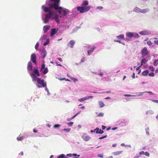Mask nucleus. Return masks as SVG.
<instances>
[{
	"instance_id": "obj_1",
	"label": "nucleus",
	"mask_w": 158,
	"mask_h": 158,
	"mask_svg": "<svg viewBox=\"0 0 158 158\" xmlns=\"http://www.w3.org/2000/svg\"><path fill=\"white\" fill-rule=\"evenodd\" d=\"M60 0L56 1L42 6L43 11L45 13H42V18L45 23L49 21L54 19L57 23H59V18H64L69 14V11L65 8L59 6Z\"/></svg>"
},
{
	"instance_id": "obj_2",
	"label": "nucleus",
	"mask_w": 158,
	"mask_h": 158,
	"mask_svg": "<svg viewBox=\"0 0 158 158\" xmlns=\"http://www.w3.org/2000/svg\"><path fill=\"white\" fill-rule=\"evenodd\" d=\"M32 63L29 62L27 64V69L33 81H36L37 83L41 86L38 84H36L37 87L39 88L41 87H44L46 86V82H44V81L43 79H41L38 77L40 76V74L39 70L37 67L34 68Z\"/></svg>"
},
{
	"instance_id": "obj_3",
	"label": "nucleus",
	"mask_w": 158,
	"mask_h": 158,
	"mask_svg": "<svg viewBox=\"0 0 158 158\" xmlns=\"http://www.w3.org/2000/svg\"><path fill=\"white\" fill-rule=\"evenodd\" d=\"M91 7L90 6H77L76 8L77 10L79 11L81 13H83L84 12H87L89 10Z\"/></svg>"
},
{
	"instance_id": "obj_4",
	"label": "nucleus",
	"mask_w": 158,
	"mask_h": 158,
	"mask_svg": "<svg viewBox=\"0 0 158 158\" xmlns=\"http://www.w3.org/2000/svg\"><path fill=\"white\" fill-rule=\"evenodd\" d=\"M126 36L130 38L133 37L135 38H138L139 37V35L136 32H126Z\"/></svg>"
},
{
	"instance_id": "obj_5",
	"label": "nucleus",
	"mask_w": 158,
	"mask_h": 158,
	"mask_svg": "<svg viewBox=\"0 0 158 158\" xmlns=\"http://www.w3.org/2000/svg\"><path fill=\"white\" fill-rule=\"evenodd\" d=\"M37 58V56L35 53H33L31 54V60L29 62H31H31H32L36 66V67L35 68L37 67L38 68L37 66V63L36 60Z\"/></svg>"
},
{
	"instance_id": "obj_6",
	"label": "nucleus",
	"mask_w": 158,
	"mask_h": 158,
	"mask_svg": "<svg viewBox=\"0 0 158 158\" xmlns=\"http://www.w3.org/2000/svg\"><path fill=\"white\" fill-rule=\"evenodd\" d=\"M143 98L148 100H152L150 99V96L154 95V94L151 91H145L143 92Z\"/></svg>"
},
{
	"instance_id": "obj_7",
	"label": "nucleus",
	"mask_w": 158,
	"mask_h": 158,
	"mask_svg": "<svg viewBox=\"0 0 158 158\" xmlns=\"http://www.w3.org/2000/svg\"><path fill=\"white\" fill-rule=\"evenodd\" d=\"M129 123V121L125 119H122L120 122L118 121L117 122V123L118 124V125L122 127L127 126Z\"/></svg>"
},
{
	"instance_id": "obj_8",
	"label": "nucleus",
	"mask_w": 158,
	"mask_h": 158,
	"mask_svg": "<svg viewBox=\"0 0 158 158\" xmlns=\"http://www.w3.org/2000/svg\"><path fill=\"white\" fill-rule=\"evenodd\" d=\"M40 71L42 72L44 74H47L48 72L47 67H45V64L44 63H43L40 69Z\"/></svg>"
},
{
	"instance_id": "obj_9",
	"label": "nucleus",
	"mask_w": 158,
	"mask_h": 158,
	"mask_svg": "<svg viewBox=\"0 0 158 158\" xmlns=\"http://www.w3.org/2000/svg\"><path fill=\"white\" fill-rule=\"evenodd\" d=\"M136 95H132L129 94H124V96L125 97H139L141 95H143V92H137L135 93Z\"/></svg>"
},
{
	"instance_id": "obj_10",
	"label": "nucleus",
	"mask_w": 158,
	"mask_h": 158,
	"mask_svg": "<svg viewBox=\"0 0 158 158\" xmlns=\"http://www.w3.org/2000/svg\"><path fill=\"white\" fill-rule=\"evenodd\" d=\"M148 54V51L146 47L144 48L142 50L141 54L142 58H144L145 56Z\"/></svg>"
},
{
	"instance_id": "obj_11",
	"label": "nucleus",
	"mask_w": 158,
	"mask_h": 158,
	"mask_svg": "<svg viewBox=\"0 0 158 158\" xmlns=\"http://www.w3.org/2000/svg\"><path fill=\"white\" fill-rule=\"evenodd\" d=\"M139 33L142 35H148L151 34V31L148 30H145L141 31H139Z\"/></svg>"
},
{
	"instance_id": "obj_12",
	"label": "nucleus",
	"mask_w": 158,
	"mask_h": 158,
	"mask_svg": "<svg viewBox=\"0 0 158 158\" xmlns=\"http://www.w3.org/2000/svg\"><path fill=\"white\" fill-rule=\"evenodd\" d=\"M58 29V28H53L51 29L50 32V36L51 37H52L56 33Z\"/></svg>"
},
{
	"instance_id": "obj_13",
	"label": "nucleus",
	"mask_w": 158,
	"mask_h": 158,
	"mask_svg": "<svg viewBox=\"0 0 158 158\" xmlns=\"http://www.w3.org/2000/svg\"><path fill=\"white\" fill-rule=\"evenodd\" d=\"M96 48V47L95 46H93L90 49L88 50L87 53L88 56H90L91 55L94 50Z\"/></svg>"
},
{
	"instance_id": "obj_14",
	"label": "nucleus",
	"mask_w": 158,
	"mask_h": 158,
	"mask_svg": "<svg viewBox=\"0 0 158 158\" xmlns=\"http://www.w3.org/2000/svg\"><path fill=\"white\" fill-rule=\"evenodd\" d=\"M41 55L42 56V59H44L46 57L47 55L46 51L44 49H43L41 52Z\"/></svg>"
},
{
	"instance_id": "obj_15",
	"label": "nucleus",
	"mask_w": 158,
	"mask_h": 158,
	"mask_svg": "<svg viewBox=\"0 0 158 158\" xmlns=\"http://www.w3.org/2000/svg\"><path fill=\"white\" fill-rule=\"evenodd\" d=\"M82 138L85 141H88L90 139V137L89 136L85 134H84L82 136Z\"/></svg>"
},
{
	"instance_id": "obj_16",
	"label": "nucleus",
	"mask_w": 158,
	"mask_h": 158,
	"mask_svg": "<svg viewBox=\"0 0 158 158\" xmlns=\"http://www.w3.org/2000/svg\"><path fill=\"white\" fill-rule=\"evenodd\" d=\"M50 28V26L49 25L44 26L43 28V30L44 31V33H46Z\"/></svg>"
},
{
	"instance_id": "obj_17",
	"label": "nucleus",
	"mask_w": 158,
	"mask_h": 158,
	"mask_svg": "<svg viewBox=\"0 0 158 158\" xmlns=\"http://www.w3.org/2000/svg\"><path fill=\"white\" fill-rule=\"evenodd\" d=\"M26 134H25L24 135H23L22 136H19L17 137V139L18 141H22L23 139H25L28 137L27 136H26Z\"/></svg>"
},
{
	"instance_id": "obj_18",
	"label": "nucleus",
	"mask_w": 158,
	"mask_h": 158,
	"mask_svg": "<svg viewBox=\"0 0 158 158\" xmlns=\"http://www.w3.org/2000/svg\"><path fill=\"white\" fill-rule=\"evenodd\" d=\"M75 43V42L74 40H71L69 42L68 44L70 45V47L71 48H73Z\"/></svg>"
},
{
	"instance_id": "obj_19",
	"label": "nucleus",
	"mask_w": 158,
	"mask_h": 158,
	"mask_svg": "<svg viewBox=\"0 0 158 158\" xmlns=\"http://www.w3.org/2000/svg\"><path fill=\"white\" fill-rule=\"evenodd\" d=\"M148 60H147L146 58L142 59L140 63V65L142 66L143 65L145 64L147 62Z\"/></svg>"
},
{
	"instance_id": "obj_20",
	"label": "nucleus",
	"mask_w": 158,
	"mask_h": 158,
	"mask_svg": "<svg viewBox=\"0 0 158 158\" xmlns=\"http://www.w3.org/2000/svg\"><path fill=\"white\" fill-rule=\"evenodd\" d=\"M141 9L137 7H135L133 10V11L137 13H141Z\"/></svg>"
},
{
	"instance_id": "obj_21",
	"label": "nucleus",
	"mask_w": 158,
	"mask_h": 158,
	"mask_svg": "<svg viewBox=\"0 0 158 158\" xmlns=\"http://www.w3.org/2000/svg\"><path fill=\"white\" fill-rule=\"evenodd\" d=\"M149 11L150 10L148 8H146L141 9V13L145 14L146 13L149 12Z\"/></svg>"
},
{
	"instance_id": "obj_22",
	"label": "nucleus",
	"mask_w": 158,
	"mask_h": 158,
	"mask_svg": "<svg viewBox=\"0 0 158 158\" xmlns=\"http://www.w3.org/2000/svg\"><path fill=\"white\" fill-rule=\"evenodd\" d=\"M116 38L118 40L122 39L123 40H125V38H124V35L123 34H120L118 36H116Z\"/></svg>"
},
{
	"instance_id": "obj_23",
	"label": "nucleus",
	"mask_w": 158,
	"mask_h": 158,
	"mask_svg": "<svg viewBox=\"0 0 158 158\" xmlns=\"http://www.w3.org/2000/svg\"><path fill=\"white\" fill-rule=\"evenodd\" d=\"M123 151H120L117 152H113L112 153V154L115 155V156H117L118 155H120L123 152Z\"/></svg>"
},
{
	"instance_id": "obj_24",
	"label": "nucleus",
	"mask_w": 158,
	"mask_h": 158,
	"mask_svg": "<svg viewBox=\"0 0 158 158\" xmlns=\"http://www.w3.org/2000/svg\"><path fill=\"white\" fill-rule=\"evenodd\" d=\"M149 73V71L148 70H146L143 71L141 73L142 75L143 76H146Z\"/></svg>"
},
{
	"instance_id": "obj_25",
	"label": "nucleus",
	"mask_w": 158,
	"mask_h": 158,
	"mask_svg": "<svg viewBox=\"0 0 158 158\" xmlns=\"http://www.w3.org/2000/svg\"><path fill=\"white\" fill-rule=\"evenodd\" d=\"M50 42V39H47L46 40V41L44 43L43 45L44 46H46V45L48 44Z\"/></svg>"
},
{
	"instance_id": "obj_26",
	"label": "nucleus",
	"mask_w": 158,
	"mask_h": 158,
	"mask_svg": "<svg viewBox=\"0 0 158 158\" xmlns=\"http://www.w3.org/2000/svg\"><path fill=\"white\" fill-rule=\"evenodd\" d=\"M89 4L88 2L87 1H84L82 4V6H87Z\"/></svg>"
},
{
	"instance_id": "obj_27",
	"label": "nucleus",
	"mask_w": 158,
	"mask_h": 158,
	"mask_svg": "<svg viewBox=\"0 0 158 158\" xmlns=\"http://www.w3.org/2000/svg\"><path fill=\"white\" fill-rule=\"evenodd\" d=\"M154 113V111L152 110H147L146 112V115L148 114H153Z\"/></svg>"
},
{
	"instance_id": "obj_28",
	"label": "nucleus",
	"mask_w": 158,
	"mask_h": 158,
	"mask_svg": "<svg viewBox=\"0 0 158 158\" xmlns=\"http://www.w3.org/2000/svg\"><path fill=\"white\" fill-rule=\"evenodd\" d=\"M47 37L46 35H44L42 36L41 37L40 39V40L43 41L44 40H45Z\"/></svg>"
},
{
	"instance_id": "obj_29",
	"label": "nucleus",
	"mask_w": 158,
	"mask_h": 158,
	"mask_svg": "<svg viewBox=\"0 0 158 158\" xmlns=\"http://www.w3.org/2000/svg\"><path fill=\"white\" fill-rule=\"evenodd\" d=\"M56 0H46V3L45 5L48 4V3H50L53 2Z\"/></svg>"
},
{
	"instance_id": "obj_30",
	"label": "nucleus",
	"mask_w": 158,
	"mask_h": 158,
	"mask_svg": "<svg viewBox=\"0 0 158 158\" xmlns=\"http://www.w3.org/2000/svg\"><path fill=\"white\" fill-rule=\"evenodd\" d=\"M93 96H88L84 97L83 98L85 101L89 99L92 98H93Z\"/></svg>"
},
{
	"instance_id": "obj_31",
	"label": "nucleus",
	"mask_w": 158,
	"mask_h": 158,
	"mask_svg": "<svg viewBox=\"0 0 158 158\" xmlns=\"http://www.w3.org/2000/svg\"><path fill=\"white\" fill-rule=\"evenodd\" d=\"M99 104L100 108H102L105 106L104 103L102 101L99 102Z\"/></svg>"
},
{
	"instance_id": "obj_32",
	"label": "nucleus",
	"mask_w": 158,
	"mask_h": 158,
	"mask_svg": "<svg viewBox=\"0 0 158 158\" xmlns=\"http://www.w3.org/2000/svg\"><path fill=\"white\" fill-rule=\"evenodd\" d=\"M158 64V59L154 60L153 65L154 66H157Z\"/></svg>"
},
{
	"instance_id": "obj_33",
	"label": "nucleus",
	"mask_w": 158,
	"mask_h": 158,
	"mask_svg": "<svg viewBox=\"0 0 158 158\" xmlns=\"http://www.w3.org/2000/svg\"><path fill=\"white\" fill-rule=\"evenodd\" d=\"M65 155L62 154L58 156L57 157V158H64Z\"/></svg>"
},
{
	"instance_id": "obj_34",
	"label": "nucleus",
	"mask_w": 158,
	"mask_h": 158,
	"mask_svg": "<svg viewBox=\"0 0 158 158\" xmlns=\"http://www.w3.org/2000/svg\"><path fill=\"white\" fill-rule=\"evenodd\" d=\"M62 130L66 132H68L70 131L71 128H64Z\"/></svg>"
},
{
	"instance_id": "obj_35",
	"label": "nucleus",
	"mask_w": 158,
	"mask_h": 158,
	"mask_svg": "<svg viewBox=\"0 0 158 158\" xmlns=\"http://www.w3.org/2000/svg\"><path fill=\"white\" fill-rule=\"evenodd\" d=\"M149 69H150L152 72H153L155 70L153 66L152 65L149 66Z\"/></svg>"
},
{
	"instance_id": "obj_36",
	"label": "nucleus",
	"mask_w": 158,
	"mask_h": 158,
	"mask_svg": "<svg viewBox=\"0 0 158 158\" xmlns=\"http://www.w3.org/2000/svg\"><path fill=\"white\" fill-rule=\"evenodd\" d=\"M61 125L58 124H56L54 125V127L55 128H57L58 127H61Z\"/></svg>"
},
{
	"instance_id": "obj_37",
	"label": "nucleus",
	"mask_w": 158,
	"mask_h": 158,
	"mask_svg": "<svg viewBox=\"0 0 158 158\" xmlns=\"http://www.w3.org/2000/svg\"><path fill=\"white\" fill-rule=\"evenodd\" d=\"M73 156L74 157V158H78L80 156V155H77L76 153H73Z\"/></svg>"
},
{
	"instance_id": "obj_38",
	"label": "nucleus",
	"mask_w": 158,
	"mask_h": 158,
	"mask_svg": "<svg viewBox=\"0 0 158 158\" xmlns=\"http://www.w3.org/2000/svg\"><path fill=\"white\" fill-rule=\"evenodd\" d=\"M39 45V42H37L35 46V48L36 50H38V48Z\"/></svg>"
},
{
	"instance_id": "obj_39",
	"label": "nucleus",
	"mask_w": 158,
	"mask_h": 158,
	"mask_svg": "<svg viewBox=\"0 0 158 158\" xmlns=\"http://www.w3.org/2000/svg\"><path fill=\"white\" fill-rule=\"evenodd\" d=\"M104 133V131L102 130L101 129H99V131L98 132H97L96 134H102Z\"/></svg>"
},
{
	"instance_id": "obj_40",
	"label": "nucleus",
	"mask_w": 158,
	"mask_h": 158,
	"mask_svg": "<svg viewBox=\"0 0 158 158\" xmlns=\"http://www.w3.org/2000/svg\"><path fill=\"white\" fill-rule=\"evenodd\" d=\"M148 75L150 77H153L155 76V74L153 72H152L149 73Z\"/></svg>"
},
{
	"instance_id": "obj_41",
	"label": "nucleus",
	"mask_w": 158,
	"mask_h": 158,
	"mask_svg": "<svg viewBox=\"0 0 158 158\" xmlns=\"http://www.w3.org/2000/svg\"><path fill=\"white\" fill-rule=\"evenodd\" d=\"M103 9V7L102 6H98L96 7V9L102 10Z\"/></svg>"
},
{
	"instance_id": "obj_42",
	"label": "nucleus",
	"mask_w": 158,
	"mask_h": 158,
	"mask_svg": "<svg viewBox=\"0 0 158 158\" xmlns=\"http://www.w3.org/2000/svg\"><path fill=\"white\" fill-rule=\"evenodd\" d=\"M45 90L47 92V95L48 96H49V95H50L51 94L49 92L48 90V88H47V87H46V88L45 89Z\"/></svg>"
},
{
	"instance_id": "obj_43",
	"label": "nucleus",
	"mask_w": 158,
	"mask_h": 158,
	"mask_svg": "<svg viewBox=\"0 0 158 158\" xmlns=\"http://www.w3.org/2000/svg\"><path fill=\"white\" fill-rule=\"evenodd\" d=\"M104 74V73L103 72H98V75H99L100 77H102L103 75Z\"/></svg>"
},
{
	"instance_id": "obj_44",
	"label": "nucleus",
	"mask_w": 158,
	"mask_h": 158,
	"mask_svg": "<svg viewBox=\"0 0 158 158\" xmlns=\"http://www.w3.org/2000/svg\"><path fill=\"white\" fill-rule=\"evenodd\" d=\"M104 116V113L102 112H100L99 113L98 115L97 116V117L98 116H101V117H103Z\"/></svg>"
},
{
	"instance_id": "obj_45",
	"label": "nucleus",
	"mask_w": 158,
	"mask_h": 158,
	"mask_svg": "<svg viewBox=\"0 0 158 158\" xmlns=\"http://www.w3.org/2000/svg\"><path fill=\"white\" fill-rule=\"evenodd\" d=\"M147 44L149 46H151L152 44V43L151 41H148L147 42Z\"/></svg>"
},
{
	"instance_id": "obj_46",
	"label": "nucleus",
	"mask_w": 158,
	"mask_h": 158,
	"mask_svg": "<svg viewBox=\"0 0 158 158\" xmlns=\"http://www.w3.org/2000/svg\"><path fill=\"white\" fill-rule=\"evenodd\" d=\"M144 155H145L149 157L150 156V154L148 152H144Z\"/></svg>"
},
{
	"instance_id": "obj_47",
	"label": "nucleus",
	"mask_w": 158,
	"mask_h": 158,
	"mask_svg": "<svg viewBox=\"0 0 158 158\" xmlns=\"http://www.w3.org/2000/svg\"><path fill=\"white\" fill-rule=\"evenodd\" d=\"M67 124H68V125L70 127H71V126H72L73 125V122H69Z\"/></svg>"
},
{
	"instance_id": "obj_48",
	"label": "nucleus",
	"mask_w": 158,
	"mask_h": 158,
	"mask_svg": "<svg viewBox=\"0 0 158 158\" xmlns=\"http://www.w3.org/2000/svg\"><path fill=\"white\" fill-rule=\"evenodd\" d=\"M107 135H104L103 136H102L101 137H100L99 138V139H104V138H105L106 137H107Z\"/></svg>"
},
{
	"instance_id": "obj_49",
	"label": "nucleus",
	"mask_w": 158,
	"mask_h": 158,
	"mask_svg": "<svg viewBox=\"0 0 158 158\" xmlns=\"http://www.w3.org/2000/svg\"><path fill=\"white\" fill-rule=\"evenodd\" d=\"M97 156L100 158L103 157V154H99Z\"/></svg>"
},
{
	"instance_id": "obj_50",
	"label": "nucleus",
	"mask_w": 158,
	"mask_h": 158,
	"mask_svg": "<svg viewBox=\"0 0 158 158\" xmlns=\"http://www.w3.org/2000/svg\"><path fill=\"white\" fill-rule=\"evenodd\" d=\"M114 42H117L120 44H121V43H122V42L121 41H120L119 40H114Z\"/></svg>"
},
{
	"instance_id": "obj_51",
	"label": "nucleus",
	"mask_w": 158,
	"mask_h": 158,
	"mask_svg": "<svg viewBox=\"0 0 158 158\" xmlns=\"http://www.w3.org/2000/svg\"><path fill=\"white\" fill-rule=\"evenodd\" d=\"M72 12L73 14H75L76 12V8H74L72 10Z\"/></svg>"
},
{
	"instance_id": "obj_52",
	"label": "nucleus",
	"mask_w": 158,
	"mask_h": 158,
	"mask_svg": "<svg viewBox=\"0 0 158 158\" xmlns=\"http://www.w3.org/2000/svg\"><path fill=\"white\" fill-rule=\"evenodd\" d=\"M72 156H73V154H71V153L67 154L66 155V156H67V157H71Z\"/></svg>"
},
{
	"instance_id": "obj_53",
	"label": "nucleus",
	"mask_w": 158,
	"mask_h": 158,
	"mask_svg": "<svg viewBox=\"0 0 158 158\" xmlns=\"http://www.w3.org/2000/svg\"><path fill=\"white\" fill-rule=\"evenodd\" d=\"M94 130L95 131V133L96 134L97 132H98L99 130V129L98 127H96L95 129Z\"/></svg>"
},
{
	"instance_id": "obj_54",
	"label": "nucleus",
	"mask_w": 158,
	"mask_h": 158,
	"mask_svg": "<svg viewBox=\"0 0 158 158\" xmlns=\"http://www.w3.org/2000/svg\"><path fill=\"white\" fill-rule=\"evenodd\" d=\"M79 101L81 102H82L85 101L84 98H81L80 99H79Z\"/></svg>"
},
{
	"instance_id": "obj_55",
	"label": "nucleus",
	"mask_w": 158,
	"mask_h": 158,
	"mask_svg": "<svg viewBox=\"0 0 158 158\" xmlns=\"http://www.w3.org/2000/svg\"><path fill=\"white\" fill-rule=\"evenodd\" d=\"M144 151H141L140 152H139V155H140V156L142 154H144Z\"/></svg>"
},
{
	"instance_id": "obj_56",
	"label": "nucleus",
	"mask_w": 158,
	"mask_h": 158,
	"mask_svg": "<svg viewBox=\"0 0 158 158\" xmlns=\"http://www.w3.org/2000/svg\"><path fill=\"white\" fill-rule=\"evenodd\" d=\"M71 79L72 80H73L74 82H76V81H78L77 79L76 78H71Z\"/></svg>"
},
{
	"instance_id": "obj_57",
	"label": "nucleus",
	"mask_w": 158,
	"mask_h": 158,
	"mask_svg": "<svg viewBox=\"0 0 158 158\" xmlns=\"http://www.w3.org/2000/svg\"><path fill=\"white\" fill-rule=\"evenodd\" d=\"M55 63L56 64V65L57 66H62V65L61 64H58V62H57V61H56L55 62Z\"/></svg>"
},
{
	"instance_id": "obj_58",
	"label": "nucleus",
	"mask_w": 158,
	"mask_h": 158,
	"mask_svg": "<svg viewBox=\"0 0 158 158\" xmlns=\"http://www.w3.org/2000/svg\"><path fill=\"white\" fill-rule=\"evenodd\" d=\"M140 157V155L139 154H136L133 158H139Z\"/></svg>"
},
{
	"instance_id": "obj_59",
	"label": "nucleus",
	"mask_w": 158,
	"mask_h": 158,
	"mask_svg": "<svg viewBox=\"0 0 158 158\" xmlns=\"http://www.w3.org/2000/svg\"><path fill=\"white\" fill-rule=\"evenodd\" d=\"M131 77L133 79H134V78H135V73H133L132 75L131 76Z\"/></svg>"
},
{
	"instance_id": "obj_60",
	"label": "nucleus",
	"mask_w": 158,
	"mask_h": 158,
	"mask_svg": "<svg viewBox=\"0 0 158 158\" xmlns=\"http://www.w3.org/2000/svg\"><path fill=\"white\" fill-rule=\"evenodd\" d=\"M141 65H140V66H139L138 67L136 68V71H138V70H140V67H141Z\"/></svg>"
},
{
	"instance_id": "obj_61",
	"label": "nucleus",
	"mask_w": 158,
	"mask_h": 158,
	"mask_svg": "<svg viewBox=\"0 0 158 158\" xmlns=\"http://www.w3.org/2000/svg\"><path fill=\"white\" fill-rule=\"evenodd\" d=\"M85 60V58L83 57L82 58L81 60V62L82 63Z\"/></svg>"
},
{
	"instance_id": "obj_62",
	"label": "nucleus",
	"mask_w": 158,
	"mask_h": 158,
	"mask_svg": "<svg viewBox=\"0 0 158 158\" xmlns=\"http://www.w3.org/2000/svg\"><path fill=\"white\" fill-rule=\"evenodd\" d=\"M151 100L152 101H153L154 102H156V103H158V100H152H152Z\"/></svg>"
},
{
	"instance_id": "obj_63",
	"label": "nucleus",
	"mask_w": 158,
	"mask_h": 158,
	"mask_svg": "<svg viewBox=\"0 0 158 158\" xmlns=\"http://www.w3.org/2000/svg\"><path fill=\"white\" fill-rule=\"evenodd\" d=\"M154 43L157 45H158V40H156L154 41Z\"/></svg>"
},
{
	"instance_id": "obj_64",
	"label": "nucleus",
	"mask_w": 158,
	"mask_h": 158,
	"mask_svg": "<svg viewBox=\"0 0 158 158\" xmlns=\"http://www.w3.org/2000/svg\"><path fill=\"white\" fill-rule=\"evenodd\" d=\"M106 128V127L105 126L102 125V128L103 130H104Z\"/></svg>"
}]
</instances>
